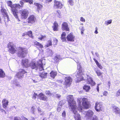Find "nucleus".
Segmentation results:
<instances>
[{
	"instance_id": "nucleus-1",
	"label": "nucleus",
	"mask_w": 120,
	"mask_h": 120,
	"mask_svg": "<svg viewBox=\"0 0 120 120\" xmlns=\"http://www.w3.org/2000/svg\"><path fill=\"white\" fill-rule=\"evenodd\" d=\"M67 98L69 106V108L71 109V111L73 112L74 114V117L75 120H81L80 115L77 112L76 102L74 100L73 96L72 95L68 96L67 97Z\"/></svg>"
},
{
	"instance_id": "nucleus-54",
	"label": "nucleus",
	"mask_w": 120,
	"mask_h": 120,
	"mask_svg": "<svg viewBox=\"0 0 120 120\" xmlns=\"http://www.w3.org/2000/svg\"><path fill=\"white\" fill-rule=\"evenodd\" d=\"M61 107H60V106H58L57 110L58 112H59L60 111L61 109Z\"/></svg>"
},
{
	"instance_id": "nucleus-33",
	"label": "nucleus",
	"mask_w": 120,
	"mask_h": 120,
	"mask_svg": "<svg viewBox=\"0 0 120 120\" xmlns=\"http://www.w3.org/2000/svg\"><path fill=\"white\" fill-rule=\"evenodd\" d=\"M13 84L15 85L17 87H19L20 86L19 82L16 79H14L13 82Z\"/></svg>"
},
{
	"instance_id": "nucleus-26",
	"label": "nucleus",
	"mask_w": 120,
	"mask_h": 120,
	"mask_svg": "<svg viewBox=\"0 0 120 120\" xmlns=\"http://www.w3.org/2000/svg\"><path fill=\"white\" fill-rule=\"evenodd\" d=\"M90 88V86L87 85H85L83 87V89L87 92L89 91Z\"/></svg>"
},
{
	"instance_id": "nucleus-55",
	"label": "nucleus",
	"mask_w": 120,
	"mask_h": 120,
	"mask_svg": "<svg viewBox=\"0 0 120 120\" xmlns=\"http://www.w3.org/2000/svg\"><path fill=\"white\" fill-rule=\"evenodd\" d=\"M57 98H59L61 97V95L59 94H55V96Z\"/></svg>"
},
{
	"instance_id": "nucleus-43",
	"label": "nucleus",
	"mask_w": 120,
	"mask_h": 120,
	"mask_svg": "<svg viewBox=\"0 0 120 120\" xmlns=\"http://www.w3.org/2000/svg\"><path fill=\"white\" fill-rule=\"evenodd\" d=\"M7 4L10 7L12 8V7H13V5H12V3L11 1H8Z\"/></svg>"
},
{
	"instance_id": "nucleus-34",
	"label": "nucleus",
	"mask_w": 120,
	"mask_h": 120,
	"mask_svg": "<svg viewBox=\"0 0 120 120\" xmlns=\"http://www.w3.org/2000/svg\"><path fill=\"white\" fill-rule=\"evenodd\" d=\"M5 75L4 72L1 69H0V77L4 78Z\"/></svg>"
},
{
	"instance_id": "nucleus-20",
	"label": "nucleus",
	"mask_w": 120,
	"mask_h": 120,
	"mask_svg": "<svg viewBox=\"0 0 120 120\" xmlns=\"http://www.w3.org/2000/svg\"><path fill=\"white\" fill-rule=\"evenodd\" d=\"M28 59H23L22 60V66L25 67H27L28 66H29V64H28Z\"/></svg>"
},
{
	"instance_id": "nucleus-52",
	"label": "nucleus",
	"mask_w": 120,
	"mask_h": 120,
	"mask_svg": "<svg viewBox=\"0 0 120 120\" xmlns=\"http://www.w3.org/2000/svg\"><path fill=\"white\" fill-rule=\"evenodd\" d=\"M108 94V92L106 91H104V92L103 93V95L106 96Z\"/></svg>"
},
{
	"instance_id": "nucleus-15",
	"label": "nucleus",
	"mask_w": 120,
	"mask_h": 120,
	"mask_svg": "<svg viewBox=\"0 0 120 120\" xmlns=\"http://www.w3.org/2000/svg\"><path fill=\"white\" fill-rule=\"evenodd\" d=\"M28 14V11L26 9H24L23 10L22 14V18H26Z\"/></svg>"
},
{
	"instance_id": "nucleus-17",
	"label": "nucleus",
	"mask_w": 120,
	"mask_h": 120,
	"mask_svg": "<svg viewBox=\"0 0 120 120\" xmlns=\"http://www.w3.org/2000/svg\"><path fill=\"white\" fill-rule=\"evenodd\" d=\"M74 37L72 34H70L68 35L67 37V38L69 41H74Z\"/></svg>"
},
{
	"instance_id": "nucleus-29",
	"label": "nucleus",
	"mask_w": 120,
	"mask_h": 120,
	"mask_svg": "<svg viewBox=\"0 0 120 120\" xmlns=\"http://www.w3.org/2000/svg\"><path fill=\"white\" fill-rule=\"evenodd\" d=\"M50 76L53 78H54L55 76L57 75V73L56 72L52 71L50 73Z\"/></svg>"
},
{
	"instance_id": "nucleus-45",
	"label": "nucleus",
	"mask_w": 120,
	"mask_h": 120,
	"mask_svg": "<svg viewBox=\"0 0 120 120\" xmlns=\"http://www.w3.org/2000/svg\"><path fill=\"white\" fill-rule=\"evenodd\" d=\"M90 120H98V118L97 116L94 115L93 116V118Z\"/></svg>"
},
{
	"instance_id": "nucleus-42",
	"label": "nucleus",
	"mask_w": 120,
	"mask_h": 120,
	"mask_svg": "<svg viewBox=\"0 0 120 120\" xmlns=\"http://www.w3.org/2000/svg\"><path fill=\"white\" fill-rule=\"evenodd\" d=\"M112 20H110L107 21H105V24L106 25H107L109 24H111L112 23Z\"/></svg>"
},
{
	"instance_id": "nucleus-56",
	"label": "nucleus",
	"mask_w": 120,
	"mask_h": 120,
	"mask_svg": "<svg viewBox=\"0 0 120 120\" xmlns=\"http://www.w3.org/2000/svg\"><path fill=\"white\" fill-rule=\"evenodd\" d=\"M66 114L65 111H64L62 113V116L63 117H65L66 116Z\"/></svg>"
},
{
	"instance_id": "nucleus-50",
	"label": "nucleus",
	"mask_w": 120,
	"mask_h": 120,
	"mask_svg": "<svg viewBox=\"0 0 120 120\" xmlns=\"http://www.w3.org/2000/svg\"><path fill=\"white\" fill-rule=\"evenodd\" d=\"M35 109L34 106L32 107L31 108V112L32 113H34L35 112Z\"/></svg>"
},
{
	"instance_id": "nucleus-11",
	"label": "nucleus",
	"mask_w": 120,
	"mask_h": 120,
	"mask_svg": "<svg viewBox=\"0 0 120 120\" xmlns=\"http://www.w3.org/2000/svg\"><path fill=\"white\" fill-rule=\"evenodd\" d=\"M62 4L60 2L56 0L54 1V7L55 8H62Z\"/></svg>"
},
{
	"instance_id": "nucleus-23",
	"label": "nucleus",
	"mask_w": 120,
	"mask_h": 120,
	"mask_svg": "<svg viewBox=\"0 0 120 120\" xmlns=\"http://www.w3.org/2000/svg\"><path fill=\"white\" fill-rule=\"evenodd\" d=\"M38 68L40 71H41L43 70V64L41 60H39L38 61Z\"/></svg>"
},
{
	"instance_id": "nucleus-37",
	"label": "nucleus",
	"mask_w": 120,
	"mask_h": 120,
	"mask_svg": "<svg viewBox=\"0 0 120 120\" xmlns=\"http://www.w3.org/2000/svg\"><path fill=\"white\" fill-rule=\"evenodd\" d=\"M65 101V100L61 101H60L58 105V106L61 107V106L64 104Z\"/></svg>"
},
{
	"instance_id": "nucleus-35",
	"label": "nucleus",
	"mask_w": 120,
	"mask_h": 120,
	"mask_svg": "<svg viewBox=\"0 0 120 120\" xmlns=\"http://www.w3.org/2000/svg\"><path fill=\"white\" fill-rule=\"evenodd\" d=\"M60 56L59 55H56L54 58V60L56 62H57L59 61V60L60 59Z\"/></svg>"
},
{
	"instance_id": "nucleus-5",
	"label": "nucleus",
	"mask_w": 120,
	"mask_h": 120,
	"mask_svg": "<svg viewBox=\"0 0 120 120\" xmlns=\"http://www.w3.org/2000/svg\"><path fill=\"white\" fill-rule=\"evenodd\" d=\"M26 53V49L22 47H20L18 49V55L21 58L25 57Z\"/></svg>"
},
{
	"instance_id": "nucleus-31",
	"label": "nucleus",
	"mask_w": 120,
	"mask_h": 120,
	"mask_svg": "<svg viewBox=\"0 0 120 120\" xmlns=\"http://www.w3.org/2000/svg\"><path fill=\"white\" fill-rule=\"evenodd\" d=\"M58 25L57 23L54 22V23L53 26H52L53 30L54 31H56L57 30Z\"/></svg>"
},
{
	"instance_id": "nucleus-10",
	"label": "nucleus",
	"mask_w": 120,
	"mask_h": 120,
	"mask_svg": "<svg viewBox=\"0 0 120 120\" xmlns=\"http://www.w3.org/2000/svg\"><path fill=\"white\" fill-rule=\"evenodd\" d=\"M27 72L23 69H20L19 72L17 73L15 76L19 79L23 78L24 76V75Z\"/></svg>"
},
{
	"instance_id": "nucleus-28",
	"label": "nucleus",
	"mask_w": 120,
	"mask_h": 120,
	"mask_svg": "<svg viewBox=\"0 0 120 120\" xmlns=\"http://www.w3.org/2000/svg\"><path fill=\"white\" fill-rule=\"evenodd\" d=\"M47 73H40L39 75V76L42 78H45L47 77Z\"/></svg>"
},
{
	"instance_id": "nucleus-57",
	"label": "nucleus",
	"mask_w": 120,
	"mask_h": 120,
	"mask_svg": "<svg viewBox=\"0 0 120 120\" xmlns=\"http://www.w3.org/2000/svg\"><path fill=\"white\" fill-rule=\"evenodd\" d=\"M98 28L96 27L95 28V30L94 32V33L96 34H97L98 33Z\"/></svg>"
},
{
	"instance_id": "nucleus-62",
	"label": "nucleus",
	"mask_w": 120,
	"mask_h": 120,
	"mask_svg": "<svg viewBox=\"0 0 120 120\" xmlns=\"http://www.w3.org/2000/svg\"><path fill=\"white\" fill-rule=\"evenodd\" d=\"M94 61L95 62L96 64H97L98 63H99L98 61H97V60L96 59H94Z\"/></svg>"
},
{
	"instance_id": "nucleus-38",
	"label": "nucleus",
	"mask_w": 120,
	"mask_h": 120,
	"mask_svg": "<svg viewBox=\"0 0 120 120\" xmlns=\"http://www.w3.org/2000/svg\"><path fill=\"white\" fill-rule=\"evenodd\" d=\"M68 2L69 4L71 6H73L74 4V1L73 0H68Z\"/></svg>"
},
{
	"instance_id": "nucleus-30",
	"label": "nucleus",
	"mask_w": 120,
	"mask_h": 120,
	"mask_svg": "<svg viewBox=\"0 0 120 120\" xmlns=\"http://www.w3.org/2000/svg\"><path fill=\"white\" fill-rule=\"evenodd\" d=\"M47 51L49 56H51L53 54V52L52 50L49 49H47Z\"/></svg>"
},
{
	"instance_id": "nucleus-64",
	"label": "nucleus",
	"mask_w": 120,
	"mask_h": 120,
	"mask_svg": "<svg viewBox=\"0 0 120 120\" xmlns=\"http://www.w3.org/2000/svg\"><path fill=\"white\" fill-rule=\"evenodd\" d=\"M35 120V118L32 117H31L30 119V120Z\"/></svg>"
},
{
	"instance_id": "nucleus-14",
	"label": "nucleus",
	"mask_w": 120,
	"mask_h": 120,
	"mask_svg": "<svg viewBox=\"0 0 120 120\" xmlns=\"http://www.w3.org/2000/svg\"><path fill=\"white\" fill-rule=\"evenodd\" d=\"M37 98L44 101H46L47 99V97L41 93H40L37 96Z\"/></svg>"
},
{
	"instance_id": "nucleus-21",
	"label": "nucleus",
	"mask_w": 120,
	"mask_h": 120,
	"mask_svg": "<svg viewBox=\"0 0 120 120\" xmlns=\"http://www.w3.org/2000/svg\"><path fill=\"white\" fill-rule=\"evenodd\" d=\"M87 83L88 84H90L92 86H94L95 85V83L94 81L91 78H87Z\"/></svg>"
},
{
	"instance_id": "nucleus-6",
	"label": "nucleus",
	"mask_w": 120,
	"mask_h": 120,
	"mask_svg": "<svg viewBox=\"0 0 120 120\" xmlns=\"http://www.w3.org/2000/svg\"><path fill=\"white\" fill-rule=\"evenodd\" d=\"M38 61L36 63L34 60L31 61L29 64V66L32 69L37 70L38 68Z\"/></svg>"
},
{
	"instance_id": "nucleus-32",
	"label": "nucleus",
	"mask_w": 120,
	"mask_h": 120,
	"mask_svg": "<svg viewBox=\"0 0 120 120\" xmlns=\"http://www.w3.org/2000/svg\"><path fill=\"white\" fill-rule=\"evenodd\" d=\"M94 70L98 76L101 77H102V73L99 71L98 70H97L96 69H95Z\"/></svg>"
},
{
	"instance_id": "nucleus-25",
	"label": "nucleus",
	"mask_w": 120,
	"mask_h": 120,
	"mask_svg": "<svg viewBox=\"0 0 120 120\" xmlns=\"http://www.w3.org/2000/svg\"><path fill=\"white\" fill-rule=\"evenodd\" d=\"M34 45L38 48L42 49L43 47L41 44L37 41L34 42Z\"/></svg>"
},
{
	"instance_id": "nucleus-61",
	"label": "nucleus",
	"mask_w": 120,
	"mask_h": 120,
	"mask_svg": "<svg viewBox=\"0 0 120 120\" xmlns=\"http://www.w3.org/2000/svg\"><path fill=\"white\" fill-rule=\"evenodd\" d=\"M20 118L18 117H15L14 120H20Z\"/></svg>"
},
{
	"instance_id": "nucleus-53",
	"label": "nucleus",
	"mask_w": 120,
	"mask_h": 120,
	"mask_svg": "<svg viewBox=\"0 0 120 120\" xmlns=\"http://www.w3.org/2000/svg\"><path fill=\"white\" fill-rule=\"evenodd\" d=\"M80 21L83 22H85V19L82 17L80 18Z\"/></svg>"
},
{
	"instance_id": "nucleus-51",
	"label": "nucleus",
	"mask_w": 120,
	"mask_h": 120,
	"mask_svg": "<svg viewBox=\"0 0 120 120\" xmlns=\"http://www.w3.org/2000/svg\"><path fill=\"white\" fill-rule=\"evenodd\" d=\"M119 95H120V89H119L117 91L116 95V96H117Z\"/></svg>"
},
{
	"instance_id": "nucleus-40",
	"label": "nucleus",
	"mask_w": 120,
	"mask_h": 120,
	"mask_svg": "<svg viewBox=\"0 0 120 120\" xmlns=\"http://www.w3.org/2000/svg\"><path fill=\"white\" fill-rule=\"evenodd\" d=\"M52 40H53V45H56L57 42V40L55 38H52Z\"/></svg>"
},
{
	"instance_id": "nucleus-46",
	"label": "nucleus",
	"mask_w": 120,
	"mask_h": 120,
	"mask_svg": "<svg viewBox=\"0 0 120 120\" xmlns=\"http://www.w3.org/2000/svg\"><path fill=\"white\" fill-rule=\"evenodd\" d=\"M46 94L48 96H51V94L50 93V91H49L47 90L45 92Z\"/></svg>"
},
{
	"instance_id": "nucleus-19",
	"label": "nucleus",
	"mask_w": 120,
	"mask_h": 120,
	"mask_svg": "<svg viewBox=\"0 0 120 120\" xmlns=\"http://www.w3.org/2000/svg\"><path fill=\"white\" fill-rule=\"evenodd\" d=\"M8 101L5 99L2 100V104L3 107L4 109H6L8 106Z\"/></svg>"
},
{
	"instance_id": "nucleus-58",
	"label": "nucleus",
	"mask_w": 120,
	"mask_h": 120,
	"mask_svg": "<svg viewBox=\"0 0 120 120\" xmlns=\"http://www.w3.org/2000/svg\"><path fill=\"white\" fill-rule=\"evenodd\" d=\"M0 110L2 112H4L5 114H6V112L3 109H1V108H0Z\"/></svg>"
},
{
	"instance_id": "nucleus-60",
	"label": "nucleus",
	"mask_w": 120,
	"mask_h": 120,
	"mask_svg": "<svg viewBox=\"0 0 120 120\" xmlns=\"http://www.w3.org/2000/svg\"><path fill=\"white\" fill-rule=\"evenodd\" d=\"M49 116L50 117H53L54 116V113L53 112L50 113Z\"/></svg>"
},
{
	"instance_id": "nucleus-39",
	"label": "nucleus",
	"mask_w": 120,
	"mask_h": 120,
	"mask_svg": "<svg viewBox=\"0 0 120 120\" xmlns=\"http://www.w3.org/2000/svg\"><path fill=\"white\" fill-rule=\"evenodd\" d=\"M4 17V21L5 23H6L7 22H8L10 20L8 15H7L6 16H5Z\"/></svg>"
},
{
	"instance_id": "nucleus-59",
	"label": "nucleus",
	"mask_w": 120,
	"mask_h": 120,
	"mask_svg": "<svg viewBox=\"0 0 120 120\" xmlns=\"http://www.w3.org/2000/svg\"><path fill=\"white\" fill-rule=\"evenodd\" d=\"M99 84H98V85L96 88L98 92H99Z\"/></svg>"
},
{
	"instance_id": "nucleus-16",
	"label": "nucleus",
	"mask_w": 120,
	"mask_h": 120,
	"mask_svg": "<svg viewBox=\"0 0 120 120\" xmlns=\"http://www.w3.org/2000/svg\"><path fill=\"white\" fill-rule=\"evenodd\" d=\"M35 19L36 18L33 15L30 16L28 18V22L33 23L35 21Z\"/></svg>"
},
{
	"instance_id": "nucleus-48",
	"label": "nucleus",
	"mask_w": 120,
	"mask_h": 120,
	"mask_svg": "<svg viewBox=\"0 0 120 120\" xmlns=\"http://www.w3.org/2000/svg\"><path fill=\"white\" fill-rule=\"evenodd\" d=\"M37 94L36 93H35L34 92L32 96V98L33 99H35L36 97L37 96Z\"/></svg>"
},
{
	"instance_id": "nucleus-27",
	"label": "nucleus",
	"mask_w": 120,
	"mask_h": 120,
	"mask_svg": "<svg viewBox=\"0 0 120 120\" xmlns=\"http://www.w3.org/2000/svg\"><path fill=\"white\" fill-rule=\"evenodd\" d=\"M66 33L64 32H63L61 35V38L62 41H66Z\"/></svg>"
},
{
	"instance_id": "nucleus-63",
	"label": "nucleus",
	"mask_w": 120,
	"mask_h": 120,
	"mask_svg": "<svg viewBox=\"0 0 120 120\" xmlns=\"http://www.w3.org/2000/svg\"><path fill=\"white\" fill-rule=\"evenodd\" d=\"M22 120H28L26 117H25L24 116H23L22 117Z\"/></svg>"
},
{
	"instance_id": "nucleus-41",
	"label": "nucleus",
	"mask_w": 120,
	"mask_h": 120,
	"mask_svg": "<svg viewBox=\"0 0 120 120\" xmlns=\"http://www.w3.org/2000/svg\"><path fill=\"white\" fill-rule=\"evenodd\" d=\"M46 36L45 35H40L38 37V39L40 40H42L43 39L45 38Z\"/></svg>"
},
{
	"instance_id": "nucleus-12",
	"label": "nucleus",
	"mask_w": 120,
	"mask_h": 120,
	"mask_svg": "<svg viewBox=\"0 0 120 120\" xmlns=\"http://www.w3.org/2000/svg\"><path fill=\"white\" fill-rule=\"evenodd\" d=\"M62 29L63 30L69 31L70 29L68 27V23L66 22H63L62 25Z\"/></svg>"
},
{
	"instance_id": "nucleus-13",
	"label": "nucleus",
	"mask_w": 120,
	"mask_h": 120,
	"mask_svg": "<svg viewBox=\"0 0 120 120\" xmlns=\"http://www.w3.org/2000/svg\"><path fill=\"white\" fill-rule=\"evenodd\" d=\"M112 107V110L116 114H119L120 115V109L117 106L113 105Z\"/></svg>"
},
{
	"instance_id": "nucleus-22",
	"label": "nucleus",
	"mask_w": 120,
	"mask_h": 120,
	"mask_svg": "<svg viewBox=\"0 0 120 120\" xmlns=\"http://www.w3.org/2000/svg\"><path fill=\"white\" fill-rule=\"evenodd\" d=\"M1 12L2 15L4 16H5L7 15V14L6 12V10L3 7L1 6Z\"/></svg>"
},
{
	"instance_id": "nucleus-36",
	"label": "nucleus",
	"mask_w": 120,
	"mask_h": 120,
	"mask_svg": "<svg viewBox=\"0 0 120 120\" xmlns=\"http://www.w3.org/2000/svg\"><path fill=\"white\" fill-rule=\"evenodd\" d=\"M26 34L27 35H28L30 37H31L32 38H33V37L32 35V32L31 31H30L26 32Z\"/></svg>"
},
{
	"instance_id": "nucleus-24",
	"label": "nucleus",
	"mask_w": 120,
	"mask_h": 120,
	"mask_svg": "<svg viewBox=\"0 0 120 120\" xmlns=\"http://www.w3.org/2000/svg\"><path fill=\"white\" fill-rule=\"evenodd\" d=\"M34 4L37 6V10L38 12H39V10H41L42 8V6L38 3H34Z\"/></svg>"
},
{
	"instance_id": "nucleus-7",
	"label": "nucleus",
	"mask_w": 120,
	"mask_h": 120,
	"mask_svg": "<svg viewBox=\"0 0 120 120\" xmlns=\"http://www.w3.org/2000/svg\"><path fill=\"white\" fill-rule=\"evenodd\" d=\"M64 80V85L67 86H70L72 81L71 78L69 76L65 77Z\"/></svg>"
},
{
	"instance_id": "nucleus-44",
	"label": "nucleus",
	"mask_w": 120,
	"mask_h": 120,
	"mask_svg": "<svg viewBox=\"0 0 120 120\" xmlns=\"http://www.w3.org/2000/svg\"><path fill=\"white\" fill-rule=\"evenodd\" d=\"M52 42L51 40H49L48 41V43H47L46 46L47 47H49L52 45Z\"/></svg>"
},
{
	"instance_id": "nucleus-9",
	"label": "nucleus",
	"mask_w": 120,
	"mask_h": 120,
	"mask_svg": "<svg viewBox=\"0 0 120 120\" xmlns=\"http://www.w3.org/2000/svg\"><path fill=\"white\" fill-rule=\"evenodd\" d=\"M8 48L9 49V52L12 54L15 52L16 50L15 48L13 45L12 42H9L8 45Z\"/></svg>"
},
{
	"instance_id": "nucleus-47",
	"label": "nucleus",
	"mask_w": 120,
	"mask_h": 120,
	"mask_svg": "<svg viewBox=\"0 0 120 120\" xmlns=\"http://www.w3.org/2000/svg\"><path fill=\"white\" fill-rule=\"evenodd\" d=\"M26 2H28L30 4H33V0H24Z\"/></svg>"
},
{
	"instance_id": "nucleus-49",
	"label": "nucleus",
	"mask_w": 120,
	"mask_h": 120,
	"mask_svg": "<svg viewBox=\"0 0 120 120\" xmlns=\"http://www.w3.org/2000/svg\"><path fill=\"white\" fill-rule=\"evenodd\" d=\"M97 66L98 67H99L100 69H102L103 68L102 66H101V64L98 63L97 64H96Z\"/></svg>"
},
{
	"instance_id": "nucleus-8",
	"label": "nucleus",
	"mask_w": 120,
	"mask_h": 120,
	"mask_svg": "<svg viewBox=\"0 0 120 120\" xmlns=\"http://www.w3.org/2000/svg\"><path fill=\"white\" fill-rule=\"evenodd\" d=\"M102 104V103L100 102H97L96 103L95 108L97 111L98 112L103 110V108Z\"/></svg>"
},
{
	"instance_id": "nucleus-4",
	"label": "nucleus",
	"mask_w": 120,
	"mask_h": 120,
	"mask_svg": "<svg viewBox=\"0 0 120 120\" xmlns=\"http://www.w3.org/2000/svg\"><path fill=\"white\" fill-rule=\"evenodd\" d=\"M83 71L81 70V68H79L77 74H75V76L76 78V79L77 80V82H80L83 80V77L82 76L83 75Z\"/></svg>"
},
{
	"instance_id": "nucleus-2",
	"label": "nucleus",
	"mask_w": 120,
	"mask_h": 120,
	"mask_svg": "<svg viewBox=\"0 0 120 120\" xmlns=\"http://www.w3.org/2000/svg\"><path fill=\"white\" fill-rule=\"evenodd\" d=\"M77 100L78 104V109L80 112H82V105L86 109H88L89 107V105L87 98H83L82 99L78 98Z\"/></svg>"
},
{
	"instance_id": "nucleus-18",
	"label": "nucleus",
	"mask_w": 120,
	"mask_h": 120,
	"mask_svg": "<svg viewBox=\"0 0 120 120\" xmlns=\"http://www.w3.org/2000/svg\"><path fill=\"white\" fill-rule=\"evenodd\" d=\"M94 112L92 111L89 110L86 112V115L88 118H90L92 116Z\"/></svg>"
},
{
	"instance_id": "nucleus-3",
	"label": "nucleus",
	"mask_w": 120,
	"mask_h": 120,
	"mask_svg": "<svg viewBox=\"0 0 120 120\" xmlns=\"http://www.w3.org/2000/svg\"><path fill=\"white\" fill-rule=\"evenodd\" d=\"M20 6L19 4H16L13 5V7L11 8V10L14 16L18 20H19L17 15V10L19 9Z\"/></svg>"
}]
</instances>
